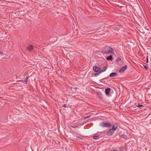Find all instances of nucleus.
<instances>
[{"label": "nucleus", "instance_id": "nucleus-6", "mask_svg": "<svg viewBox=\"0 0 151 151\" xmlns=\"http://www.w3.org/2000/svg\"><path fill=\"white\" fill-rule=\"evenodd\" d=\"M111 90V88H108L105 89V93L107 96L109 95Z\"/></svg>", "mask_w": 151, "mask_h": 151}, {"label": "nucleus", "instance_id": "nucleus-26", "mask_svg": "<svg viewBox=\"0 0 151 151\" xmlns=\"http://www.w3.org/2000/svg\"><path fill=\"white\" fill-rule=\"evenodd\" d=\"M111 151H118L116 150H111Z\"/></svg>", "mask_w": 151, "mask_h": 151}, {"label": "nucleus", "instance_id": "nucleus-16", "mask_svg": "<svg viewBox=\"0 0 151 151\" xmlns=\"http://www.w3.org/2000/svg\"><path fill=\"white\" fill-rule=\"evenodd\" d=\"M121 60V58H118L117 59H116L115 60L116 62H119Z\"/></svg>", "mask_w": 151, "mask_h": 151}, {"label": "nucleus", "instance_id": "nucleus-18", "mask_svg": "<svg viewBox=\"0 0 151 151\" xmlns=\"http://www.w3.org/2000/svg\"><path fill=\"white\" fill-rule=\"evenodd\" d=\"M28 78V77L27 76L24 79V81L25 82H26V83H27V81Z\"/></svg>", "mask_w": 151, "mask_h": 151}, {"label": "nucleus", "instance_id": "nucleus-20", "mask_svg": "<svg viewBox=\"0 0 151 151\" xmlns=\"http://www.w3.org/2000/svg\"><path fill=\"white\" fill-rule=\"evenodd\" d=\"M148 57V56H147V60H146V62L147 63H148L149 62Z\"/></svg>", "mask_w": 151, "mask_h": 151}, {"label": "nucleus", "instance_id": "nucleus-14", "mask_svg": "<svg viewBox=\"0 0 151 151\" xmlns=\"http://www.w3.org/2000/svg\"><path fill=\"white\" fill-rule=\"evenodd\" d=\"M143 66L145 68L146 70H147L148 68V66L147 64H146V65H143Z\"/></svg>", "mask_w": 151, "mask_h": 151}, {"label": "nucleus", "instance_id": "nucleus-24", "mask_svg": "<svg viewBox=\"0 0 151 151\" xmlns=\"http://www.w3.org/2000/svg\"><path fill=\"white\" fill-rule=\"evenodd\" d=\"M76 137L78 138H79V139H82L83 138H81L80 137H79V136H76Z\"/></svg>", "mask_w": 151, "mask_h": 151}, {"label": "nucleus", "instance_id": "nucleus-2", "mask_svg": "<svg viewBox=\"0 0 151 151\" xmlns=\"http://www.w3.org/2000/svg\"><path fill=\"white\" fill-rule=\"evenodd\" d=\"M99 126L101 127H110L111 126V124L107 122H100Z\"/></svg>", "mask_w": 151, "mask_h": 151}, {"label": "nucleus", "instance_id": "nucleus-12", "mask_svg": "<svg viewBox=\"0 0 151 151\" xmlns=\"http://www.w3.org/2000/svg\"><path fill=\"white\" fill-rule=\"evenodd\" d=\"M99 137H100V136L99 135L96 134V135H94L93 137V138L94 139H98V138H99Z\"/></svg>", "mask_w": 151, "mask_h": 151}, {"label": "nucleus", "instance_id": "nucleus-22", "mask_svg": "<svg viewBox=\"0 0 151 151\" xmlns=\"http://www.w3.org/2000/svg\"><path fill=\"white\" fill-rule=\"evenodd\" d=\"M101 73H100V71H99V73H95V75L96 76V75H99V74H100Z\"/></svg>", "mask_w": 151, "mask_h": 151}, {"label": "nucleus", "instance_id": "nucleus-15", "mask_svg": "<svg viewBox=\"0 0 151 151\" xmlns=\"http://www.w3.org/2000/svg\"><path fill=\"white\" fill-rule=\"evenodd\" d=\"M121 137L124 139H126L127 138V136L124 134L122 135H121Z\"/></svg>", "mask_w": 151, "mask_h": 151}, {"label": "nucleus", "instance_id": "nucleus-25", "mask_svg": "<svg viewBox=\"0 0 151 151\" xmlns=\"http://www.w3.org/2000/svg\"><path fill=\"white\" fill-rule=\"evenodd\" d=\"M3 54V52H1V51H0V55L1 54Z\"/></svg>", "mask_w": 151, "mask_h": 151}, {"label": "nucleus", "instance_id": "nucleus-13", "mask_svg": "<svg viewBox=\"0 0 151 151\" xmlns=\"http://www.w3.org/2000/svg\"><path fill=\"white\" fill-rule=\"evenodd\" d=\"M97 95L101 99L102 98V95L100 92H98L97 93Z\"/></svg>", "mask_w": 151, "mask_h": 151}, {"label": "nucleus", "instance_id": "nucleus-9", "mask_svg": "<svg viewBox=\"0 0 151 151\" xmlns=\"http://www.w3.org/2000/svg\"><path fill=\"white\" fill-rule=\"evenodd\" d=\"M117 76V74L116 73H112L109 75V77H116Z\"/></svg>", "mask_w": 151, "mask_h": 151}, {"label": "nucleus", "instance_id": "nucleus-17", "mask_svg": "<svg viewBox=\"0 0 151 151\" xmlns=\"http://www.w3.org/2000/svg\"><path fill=\"white\" fill-rule=\"evenodd\" d=\"M136 106L138 107H142L144 106L143 105H140L139 104H138L137 105H136Z\"/></svg>", "mask_w": 151, "mask_h": 151}, {"label": "nucleus", "instance_id": "nucleus-10", "mask_svg": "<svg viewBox=\"0 0 151 151\" xmlns=\"http://www.w3.org/2000/svg\"><path fill=\"white\" fill-rule=\"evenodd\" d=\"M107 68L105 66L103 67L101 70H100V73H102L104 71H105L107 69Z\"/></svg>", "mask_w": 151, "mask_h": 151}, {"label": "nucleus", "instance_id": "nucleus-3", "mask_svg": "<svg viewBox=\"0 0 151 151\" xmlns=\"http://www.w3.org/2000/svg\"><path fill=\"white\" fill-rule=\"evenodd\" d=\"M127 68V66L126 65L122 67L119 70V71L120 73H123Z\"/></svg>", "mask_w": 151, "mask_h": 151}, {"label": "nucleus", "instance_id": "nucleus-1", "mask_svg": "<svg viewBox=\"0 0 151 151\" xmlns=\"http://www.w3.org/2000/svg\"><path fill=\"white\" fill-rule=\"evenodd\" d=\"M102 50L103 52V53L106 54H109L114 53L113 49L108 46H106L104 47Z\"/></svg>", "mask_w": 151, "mask_h": 151}, {"label": "nucleus", "instance_id": "nucleus-19", "mask_svg": "<svg viewBox=\"0 0 151 151\" xmlns=\"http://www.w3.org/2000/svg\"><path fill=\"white\" fill-rule=\"evenodd\" d=\"M90 116H91V115H88V116H86L85 117V119H87V118H89V117H90Z\"/></svg>", "mask_w": 151, "mask_h": 151}, {"label": "nucleus", "instance_id": "nucleus-11", "mask_svg": "<svg viewBox=\"0 0 151 151\" xmlns=\"http://www.w3.org/2000/svg\"><path fill=\"white\" fill-rule=\"evenodd\" d=\"M106 59L108 60H113L112 57L111 55H110L109 56H108L106 58Z\"/></svg>", "mask_w": 151, "mask_h": 151}, {"label": "nucleus", "instance_id": "nucleus-23", "mask_svg": "<svg viewBox=\"0 0 151 151\" xmlns=\"http://www.w3.org/2000/svg\"><path fill=\"white\" fill-rule=\"evenodd\" d=\"M63 107H67V106H66V104H64L63 105Z\"/></svg>", "mask_w": 151, "mask_h": 151}, {"label": "nucleus", "instance_id": "nucleus-7", "mask_svg": "<svg viewBox=\"0 0 151 151\" xmlns=\"http://www.w3.org/2000/svg\"><path fill=\"white\" fill-rule=\"evenodd\" d=\"M118 127L117 124V123H115L113 126L112 129L114 131H116L118 128Z\"/></svg>", "mask_w": 151, "mask_h": 151}, {"label": "nucleus", "instance_id": "nucleus-21", "mask_svg": "<svg viewBox=\"0 0 151 151\" xmlns=\"http://www.w3.org/2000/svg\"><path fill=\"white\" fill-rule=\"evenodd\" d=\"M70 127H72L73 128H76V127H78V126H74L73 125H71L70 126Z\"/></svg>", "mask_w": 151, "mask_h": 151}, {"label": "nucleus", "instance_id": "nucleus-8", "mask_svg": "<svg viewBox=\"0 0 151 151\" xmlns=\"http://www.w3.org/2000/svg\"><path fill=\"white\" fill-rule=\"evenodd\" d=\"M27 49L29 51H31L33 49V46L32 45H30L27 47Z\"/></svg>", "mask_w": 151, "mask_h": 151}, {"label": "nucleus", "instance_id": "nucleus-4", "mask_svg": "<svg viewBox=\"0 0 151 151\" xmlns=\"http://www.w3.org/2000/svg\"><path fill=\"white\" fill-rule=\"evenodd\" d=\"M114 130L112 129H109L107 133L108 136H110L112 135L114 133Z\"/></svg>", "mask_w": 151, "mask_h": 151}, {"label": "nucleus", "instance_id": "nucleus-5", "mask_svg": "<svg viewBox=\"0 0 151 151\" xmlns=\"http://www.w3.org/2000/svg\"><path fill=\"white\" fill-rule=\"evenodd\" d=\"M93 69L94 71L96 72L99 71L101 69L100 67H97L96 65L93 66Z\"/></svg>", "mask_w": 151, "mask_h": 151}]
</instances>
